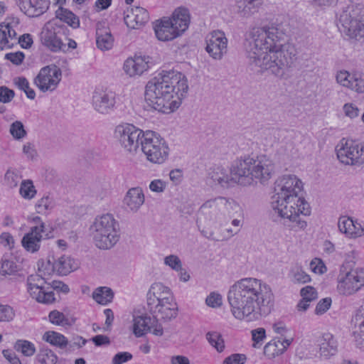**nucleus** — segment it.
<instances>
[{
    "mask_svg": "<svg viewBox=\"0 0 364 364\" xmlns=\"http://www.w3.org/2000/svg\"><path fill=\"white\" fill-rule=\"evenodd\" d=\"M287 37L281 25L253 28L246 38L248 58L256 66L282 77L296 54L294 46L286 43Z\"/></svg>",
    "mask_w": 364,
    "mask_h": 364,
    "instance_id": "nucleus-1",
    "label": "nucleus"
},
{
    "mask_svg": "<svg viewBox=\"0 0 364 364\" xmlns=\"http://www.w3.org/2000/svg\"><path fill=\"white\" fill-rule=\"evenodd\" d=\"M274 295L262 281L247 277L230 286L228 301L233 316L240 320L256 321L267 316L273 306Z\"/></svg>",
    "mask_w": 364,
    "mask_h": 364,
    "instance_id": "nucleus-2",
    "label": "nucleus"
},
{
    "mask_svg": "<svg viewBox=\"0 0 364 364\" xmlns=\"http://www.w3.org/2000/svg\"><path fill=\"white\" fill-rule=\"evenodd\" d=\"M302 190L303 183L295 175H284L275 181L271 198L273 215L289 222L295 231L307 227L301 216L311 214V207L301 195Z\"/></svg>",
    "mask_w": 364,
    "mask_h": 364,
    "instance_id": "nucleus-3",
    "label": "nucleus"
},
{
    "mask_svg": "<svg viewBox=\"0 0 364 364\" xmlns=\"http://www.w3.org/2000/svg\"><path fill=\"white\" fill-rule=\"evenodd\" d=\"M188 90L186 77L173 70H162L146 85L145 102L151 109L169 113L178 109Z\"/></svg>",
    "mask_w": 364,
    "mask_h": 364,
    "instance_id": "nucleus-4",
    "label": "nucleus"
},
{
    "mask_svg": "<svg viewBox=\"0 0 364 364\" xmlns=\"http://www.w3.org/2000/svg\"><path fill=\"white\" fill-rule=\"evenodd\" d=\"M95 246L101 250H109L119 240V225L112 214L97 217L90 227Z\"/></svg>",
    "mask_w": 364,
    "mask_h": 364,
    "instance_id": "nucleus-5",
    "label": "nucleus"
},
{
    "mask_svg": "<svg viewBox=\"0 0 364 364\" xmlns=\"http://www.w3.org/2000/svg\"><path fill=\"white\" fill-rule=\"evenodd\" d=\"M141 149L146 159L154 164H162L168 158L169 147L166 140L153 131H146L141 139Z\"/></svg>",
    "mask_w": 364,
    "mask_h": 364,
    "instance_id": "nucleus-6",
    "label": "nucleus"
},
{
    "mask_svg": "<svg viewBox=\"0 0 364 364\" xmlns=\"http://www.w3.org/2000/svg\"><path fill=\"white\" fill-rule=\"evenodd\" d=\"M237 207V203L225 197H217L206 200L200 208L199 213L210 223L222 225L228 217H230L231 210Z\"/></svg>",
    "mask_w": 364,
    "mask_h": 364,
    "instance_id": "nucleus-7",
    "label": "nucleus"
},
{
    "mask_svg": "<svg viewBox=\"0 0 364 364\" xmlns=\"http://www.w3.org/2000/svg\"><path fill=\"white\" fill-rule=\"evenodd\" d=\"M337 26L339 31L350 39L364 38V19L360 16V9L348 5L340 14Z\"/></svg>",
    "mask_w": 364,
    "mask_h": 364,
    "instance_id": "nucleus-8",
    "label": "nucleus"
},
{
    "mask_svg": "<svg viewBox=\"0 0 364 364\" xmlns=\"http://www.w3.org/2000/svg\"><path fill=\"white\" fill-rule=\"evenodd\" d=\"M338 160L345 165L359 166L364 164V146L343 138L336 147Z\"/></svg>",
    "mask_w": 364,
    "mask_h": 364,
    "instance_id": "nucleus-9",
    "label": "nucleus"
},
{
    "mask_svg": "<svg viewBox=\"0 0 364 364\" xmlns=\"http://www.w3.org/2000/svg\"><path fill=\"white\" fill-rule=\"evenodd\" d=\"M145 132L131 124L118 125L115 136L121 146L129 153H135L141 145V136Z\"/></svg>",
    "mask_w": 364,
    "mask_h": 364,
    "instance_id": "nucleus-10",
    "label": "nucleus"
},
{
    "mask_svg": "<svg viewBox=\"0 0 364 364\" xmlns=\"http://www.w3.org/2000/svg\"><path fill=\"white\" fill-rule=\"evenodd\" d=\"M50 284L40 274H31L27 278V289L31 296L38 302L51 304L55 299L54 293L50 290Z\"/></svg>",
    "mask_w": 364,
    "mask_h": 364,
    "instance_id": "nucleus-11",
    "label": "nucleus"
},
{
    "mask_svg": "<svg viewBox=\"0 0 364 364\" xmlns=\"http://www.w3.org/2000/svg\"><path fill=\"white\" fill-rule=\"evenodd\" d=\"M257 156H245L235 161L230 174L237 178V183L242 185L250 184L254 179H257Z\"/></svg>",
    "mask_w": 364,
    "mask_h": 364,
    "instance_id": "nucleus-12",
    "label": "nucleus"
},
{
    "mask_svg": "<svg viewBox=\"0 0 364 364\" xmlns=\"http://www.w3.org/2000/svg\"><path fill=\"white\" fill-rule=\"evenodd\" d=\"M61 26L53 21L47 22L42 28L40 38L42 44L52 52L67 50L66 44L63 43L59 36Z\"/></svg>",
    "mask_w": 364,
    "mask_h": 364,
    "instance_id": "nucleus-13",
    "label": "nucleus"
},
{
    "mask_svg": "<svg viewBox=\"0 0 364 364\" xmlns=\"http://www.w3.org/2000/svg\"><path fill=\"white\" fill-rule=\"evenodd\" d=\"M61 70L55 65L42 68L34 79V84L38 89L45 92L55 90L61 80Z\"/></svg>",
    "mask_w": 364,
    "mask_h": 364,
    "instance_id": "nucleus-14",
    "label": "nucleus"
},
{
    "mask_svg": "<svg viewBox=\"0 0 364 364\" xmlns=\"http://www.w3.org/2000/svg\"><path fill=\"white\" fill-rule=\"evenodd\" d=\"M364 287V269L356 268L339 279L337 289L341 294L350 296Z\"/></svg>",
    "mask_w": 364,
    "mask_h": 364,
    "instance_id": "nucleus-15",
    "label": "nucleus"
},
{
    "mask_svg": "<svg viewBox=\"0 0 364 364\" xmlns=\"http://www.w3.org/2000/svg\"><path fill=\"white\" fill-rule=\"evenodd\" d=\"M205 50L215 60H221L228 51V38L223 31H213L205 37Z\"/></svg>",
    "mask_w": 364,
    "mask_h": 364,
    "instance_id": "nucleus-16",
    "label": "nucleus"
},
{
    "mask_svg": "<svg viewBox=\"0 0 364 364\" xmlns=\"http://www.w3.org/2000/svg\"><path fill=\"white\" fill-rule=\"evenodd\" d=\"M116 104V94L109 90L96 89L92 94V106L100 114L111 113Z\"/></svg>",
    "mask_w": 364,
    "mask_h": 364,
    "instance_id": "nucleus-17",
    "label": "nucleus"
},
{
    "mask_svg": "<svg viewBox=\"0 0 364 364\" xmlns=\"http://www.w3.org/2000/svg\"><path fill=\"white\" fill-rule=\"evenodd\" d=\"M49 237L45 223H41L31 228L30 232L23 237L21 244L28 252L33 253L40 249L41 240Z\"/></svg>",
    "mask_w": 364,
    "mask_h": 364,
    "instance_id": "nucleus-18",
    "label": "nucleus"
},
{
    "mask_svg": "<svg viewBox=\"0 0 364 364\" xmlns=\"http://www.w3.org/2000/svg\"><path fill=\"white\" fill-rule=\"evenodd\" d=\"M133 322V332L136 337H141L151 329L155 336H161L164 333L161 325L154 317L139 316L134 317Z\"/></svg>",
    "mask_w": 364,
    "mask_h": 364,
    "instance_id": "nucleus-19",
    "label": "nucleus"
},
{
    "mask_svg": "<svg viewBox=\"0 0 364 364\" xmlns=\"http://www.w3.org/2000/svg\"><path fill=\"white\" fill-rule=\"evenodd\" d=\"M149 311L154 314L155 320H162L165 322L175 318L178 315V306L174 299L164 303H160L156 306L149 307Z\"/></svg>",
    "mask_w": 364,
    "mask_h": 364,
    "instance_id": "nucleus-20",
    "label": "nucleus"
},
{
    "mask_svg": "<svg viewBox=\"0 0 364 364\" xmlns=\"http://www.w3.org/2000/svg\"><path fill=\"white\" fill-rule=\"evenodd\" d=\"M172 299H174L170 289L160 282L154 283L147 293V305L149 307Z\"/></svg>",
    "mask_w": 364,
    "mask_h": 364,
    "instance_id": "nucleus-21",
    "label": "nucleus"
},
{
    "mask_svg": "<svg viewBox=\"0 0 364 364\" xmlns=\"http://www.w3.org/2000/svg\"><path fill=\"white\" fill-rule=\"evenodd\" d=\"M149 18L148 11L139 6L127 10L124 19L126 25L132 28L136 29L148 22Z\"/></svg>",
    "mask_w": 364,
    "mask_h": 364,
    "instance_id": "nucleus-22",
    "label": "nucleus"
},
{
    "mask_svg": "<svg viewBox=\"0 0 364 364\" xmlns=\"http://www.w3.org/2000/svg\"><path fill=\"white\" fill-rule=\"evenodd\" d=\"M351 326L357 346L364 348V305L361 306L352 317Z\"/></svg>",
    "mask_w": 364,
    "mask_h": 364,
    "instance_id": "nucleus-23",
    "label": "nucleus"
},
{
    "mask_svg": "<svg viewBox=\"0 0 364 364\" xmlns=\"http://www.w3.org/2000/svg\"><path fill=\"white\" fill-rule=\"evenodd\" d=\"M256 170L257 180L260 183H264L272 177L274 170V164L267 155H259L257 156Z\"/></svg>",
    "mask_w": 364,
    "mask_h": 364,
    "instance_id": "nucleus-24",
    "label": "nucleus"
},
{
    "mask_svg": "<svg viewBox=\"0 0 364 364\" xmlns=\"http://www.w3.org/2000/svg\"><path fill=\"white\" fill-rule=\"evenodd\" d=\"M149 58L134 56L128 58L124 63V70L129 76L140 75L149 68Z\"/></svg>",
    "mask_w": 364,
    "mask_h": 364,
    "instance_id": "nucleus-25",
    "label": "nucleus"
},
{
    "mask_svg": "<svg viewBox=\"0 0 364 364\" xmlns=\"http://www.w3.org/2000/svg\"><path fill=\"white\" fill-rule=\"evenodd\" d=\"M173 23V28L181 36L188 28L190 23V14L187 9L179 7L168 18Z\"/></svg>",
    "mask_w": 364,
    "mask_h": 364,
    "instance_id": "nucleus-26",
    "label": "nucleus"
},
{
    "mask_svg": "<svg viewBox=\"0 0 364 364\" xmlns=\"http://www.w3.org/2000/svg\"><path fill=\"white\" fill-rule=\"evenodd\" d=\"M145 197L142 189L139 187L132 188L127 192L124 203L127 208L134 213L139 210L144 204Z\"/></svg>",
    "mask_w": 364,
    "mask_h": 364,
    "instance_id": "nucleus-27",
    "label": "nucleus"
},
{
    "mask_svg": "<svg viewBox=\"0 0 364 364\" xmlns=\"http://www.w3.org/2000/svg\"><path fill=\"white\" fill-rule=\"evenodd\" d=\"M154 31L157 38L161 41H171L179 36L178 33L173 28V23L168 18L161 19L155 26Z\"/></svg>",
    "mask_w": 364,
    "mask_h": 364,
    "instance_id": "nucleus-28",
    "label": "nucleus"
},
{
    "mask_svg": "<svg viewBox=\"0 0 364 364\" xmlns=\"http://www.w3.org/2000/svg\"><path fill=\"white\" fill-rule=\"evenodd\" d=\"M263 0H235V11L238 15L248 18L257 12Z\"/></svg>",
    "mask_w": 364,
    "mask_h": 364,
    "instance_id": "nucleus-29",
    "label": "nucleus"
},
{
    "mask_svg": "<svg viewBox=\"0 0 364 364\" xmlns=\"http://www.w3.org/2000/svg\"><path fill=\"white\" fill-rule=\"evenodd\" d=\"M96 44L101 50L111 49L114 44V38L109 28L97 24L96 29Z\"/></svg>",
    "mask_w": 364,
    "mask_h": 364,
    "instance_id": "nucleus-30",
    "label": "nucleus"
},
{
    "mask_svg": "<svg viewBox=\"0 0 364 364\" xmlns=\"http://www.w3.org/2000/svg\"><path fill=\"white\" fill-rule=\"evenodd\" d=\"M209 176L214 183L222 187H228L232 183H237V178L235 176H229L227 170L220 166L213 168L209 173Z\"/></svg>",
    "mask_w": 364,
    "mask_h": 364,
    "instance_id": "nucleus-31",
    "label": "nucleus"
},
{
    "mask_svg": "<svg viewBox=\"0 0 364 364\" xmlns=\"http://www.w3.org/2000/svg\"><path fill=\"white\" fill-rule=\"evenodd\" d=\"M52 269L56 271L58 274L66 275L76 269L75 262L70 257L61 256L54 261Z\"/></svg>",
    "mask_w": 364,
    "mask_h": 364,
    "instance_id": "nucleus-32",
    "label": "nucleus"
},
{
    "mask_svg": "<svg viewBox=\"0 0 364 364\" xmlns=\"http://www.w3.org/2000/svg\"><path fill=\"white\" fill-rule=\"evenodd\" d=\"M321 355L328 358L336 352V342L331 333H325L319 343Z\"/></svg>",
    "mask_w": 364,
    "mask_h": 364,
    "instance_id": "nucleus-33",
    "label": "nucleus"
},
{
    "mask_svg": "<svg viewBox=\"0 0 364 364\" xmlns=\"http://www.w3.org/2000/svg\"><path fill=\"white\" fill-rule=\"evenodd\" d=\"M43 339L50 345L61 349L65 348L68 344V339L63 334L55 331L46 332L43 336Z\"/></svg>",
    "mask_w": 364,
    "mask_h": 364,
    "instance_id": "nucleus-34",
    "label": "nucleus"
},
{
    "mask_svg": "<svg viewBox=\"0 0 364 364\" xmlns=\"http://www.w3.org/2000/svg\"><path fill=\"white\" fill-rule=\"evenodd\" d=\"M114 297L112 290L107 287L96 289L92 294V298L99 304L105 305L111 302Z\"/></svg>",
    "mask_w": 364,
    "mask_h": 364,
    "instance_id": "nucleus-35",
    "label": "nucleus"
},
{
    "mask_svg": "<svg viewBox=\"0 0 364 364\" xmlns=\"http://www.w3.org/2000/svg\"><path fill=\"white\" fill-rule=\"evenodd\" d=\"M56 17L74 28H78L80 26L78 17L70 11L61 6L56 11Z\"/></svg>",
    "mask_w": 364,
    "mask_h": 364,
    "instance_id": "nucleus-36",
    "label": "nucleus"
},
{
    "mask_svg": "<svg viewBox=\"0 0 364 364\" xmlns=\"http://www.w3.org/2000/svg\"><path fill=\"white\" fill-rule=\"evenodd\" d=\"M14 348L18 353H21L26 357H31L36 352L35 345L32 342L23 339L17 340L14 343Z\"/></svg>",
    "mask_w": 364,
    "mask_h": 364,
    "instance_id": "nucleus-37",
    "label": "nucleus"
},
{
    "mask_svg": "<svg viewBox=\"0 0 364 364\" xmlns=\"http://www.w3.org/2000/svg\"><path fill=\"white\" fill-rule=\"evenodd\" d=\"M55 206V202L49 195L44 196L38 200L36 204V210L38 213L46 215Z\"/></svg>",
    "mask_w": 364,
    "mask_h": 364,
    "instance_id": "nucleus-38",
    "label": "nucleus"
},
{
    "mask_svg": "<svg viewBox=\"0 0 364 364\" xmlns=\"http://www.w3.org/2000/svg\"><path fill=\"white\" fill-rule=\"evenodd\" d=\"M36 360L41 364H55L58 361V356L48 348H40L36 357Z\"/></svg>",
    "mask_w": 364,
    "mask_h": 364,
    "instance_id": "nucleus-39",
    "label": "nucleus"
},
{
    "mask_svg": "<svg viewBox=\"0 0 364 364\" xmlns=\"http://www.w3.org/2000/svg\"><path fill=\"white\" fill-rule=\"evenodd\" d=\"M0 48L3 49V46H6L8 43V38L14 39L16 36V31L12 28L9 23L2 22L0 23Z\"/></svg>",
    "mask_w": 364,
    "mask_h": 364,
    "instance_id": "nucleus-40",
    "label": "nucleus"
},
{
    "mask_svg": "<svg viewBox=\"0 0 364 364\" xmlns=\"http://www.w3.org/2000/svg\"><path fill=\"white\" fill-rule=\"evenodd\" d=\"M208 343L215 348L218 352L221 353L225 349V342L222 335L217 331H210L206 333Z\"/></svg>",
    "mask_w": 364,
    "mask_h": 364,
    "instance_id": "nucleus-41",
    "label": "nucleus"
},
{
    "mask_svg": "<svg viewBox=\"0 0 364 364\" xmlns=\"http://www.w3.org/2000/svg\"><path fill=\"white\" fill-rule=\"evenodd\" d=\"M20 195L27 200H31L36 195V190L31 180H24L21 182L19 189Z\"/></svg>",
    "mask_w": 364,
    "mask_h": 364,
    "instance_id": "nucleus-42",
    "label": "nucleus"
},
{
    "mask_svg": "<svg viewBox=\"0 0 364 364\" xmlns=\"http://www.w3.org/2000/svg\"><path fill=\"white\" fill-rule=\"evenodd\" d=\"M284 353V348H281L276 338L267 343L264 348V355L269 359L280 355Z\"/></svg>",
    "mask_w": 364,
    "mask_h": 364,
    "instance_id": "nucleus-43",
    "label": "nucleus"
},
{
    "mask_svg": "<svg viewBox=\"0 0 364 364\" xmlns=\"http://www.w3.org/2000/svg\"><path fill=\"white\" fill-rule=\"evenodd\" d=\"M338 226L341 232L350 237L353 236V230H355V228H353L354 220L352 218L346 216L341 217L338 220Z\"/></svg>",
    "mask_w": 364,
    "mask_h": 364,
    "instance_id": "nucleus-44",
    "label": "nucleus"
},
{
    "mask_svg": "<svg viewBox=\"0 0 364 364\" xmlns=\"http://www.w3.org/2000/svg\"><path fill=\"white\" fill-rule=\"evenodd\" d=\"M15 85L21 90H23L26 97L31 100H33L36 97L35 91L30 87L29 82L27 79L24 77H18L14 79Z\"/></svg>",
    "mask_w": 364,
    "mask_h": 364,
    "instance_id": "nucleus-45",
    "label": "nucleus"
},
{
    "mask_svg": "<svg viewBox=\"0 0 364 364\" xmlns=\"http://www.w3.org/2000/svg\"><path fill=\"white\" fill-rule=\"evenodd\" d=\"M9 132L16 140H21L27 135V132L21 121H15L10 125Z\"/></svg>",
    "mask_w": 364,
    "mask_h": 364,
    "instance_id": "nucleus-46",
    "label": "nucleus"
},
{
    "mask_svg": "<svg viewBox=\"0 0 364 364\" xmlns=\"http://www.w3.org/2000/svg\"><path fill=\"white\" fill-rule=\"evenodd\" d=\"M18 270V265L14 261L6 257L2 258L1 267L0 269V274L1 275H12L17 272Z\"/></svg>",
    "mask_w": 364,
    "mask_h": 364,
    "instance_id": "nucleus-47",
    "label": "nucleus"
},
{
    "mask_svg": "<svg viewBox=\"0 0 364 364\" xmlns=\"http://www.w3.org/2000/svg\"><path fill=\"white\" fill-rule=\"evenodd\" d=\"M349 85L350 89L358 93L364 92V75L360 73L352 74V78Z\"/></svg>",
    "mask_w": 364,
    "mask_h": 364,
    "instance_id": "nucleus-48",
    "label": "nucleus"
},
{
    "mask_svg": "<svg viewBox=\"0 0 364 364\" xmlns=\"http://www.w3.org/2000/svg\"><path fill=\"white\" fill-rule=\"evenodd\" d=\"M50 0H36L33 4L31 17H38L43 14L49 8Z\"/></svg>",
    "mask_w": 364,
    "mask_h": 364,
    "instance_id": "nucleus-49",
    "label": "nucleus"
},
{
    "mask_svg": "<svg viewBox=\"0 0 364 364\" xmlns=\"http://www.w3.org/2000/svg\"><path fill=\"white\" fill-rule=\"evenodd\" d=\"M16 313L12 306L0 304V322H11L15 318Z\"/></svg>",
    "mask_w": 364,
    "mask_h": 364,
    "instance_id": "nucleus-50",
    "label": "nucleus"
},
{
    "mask_svg": "<svg viewBox=\"0 0 364 364\" xmlns=\"http://www.w3.org/2000/svg\"><path fill=\"white\" fill-rule=\"evenodd\" d=\"M21 176L16 169L9 168L5 173L4 179L6 184L11 188L16 187Z\"/></svg>",
    "mask_w": 364,
    "mask_h": 364,
    "instance_id": "nucleus-51",
    "label": "nucleus"
},
{
    "mask_svg": "<svg viewBox=\"0 0 364 364\" xmlns=\"http://www.w3.org/2000/svg\"><path fill=\"white\" fill-rule=\"evenodd\" d=\"M48 317L50 321L56 325L64 326L68 323V318H65V315L56 310L50 312Z\"/></svg>",
    "mask_w": 364,
    "mask_h": 364,
    "instance_id": "nucleus-52",
    "label": "nucleus"
},
{
    "mask_svg": "<svg viewBox=\"0 0 364 364\" xmlns=\"http://www.w3.org/2000/svg\"><path fill=\"white\" fill-rule=\"evenodd\" d=\"M247 356L242 353H233L225 358L223 364H245Z\"/></svg>",
    "mask_w": 364,
    "mask_h": 364,
    "instance_id": "nucleus-53",
    "label": "nucleus"
},
{
    "mask_svg": "<svg viewBox=\"0 0 364 364\" xmlns=\"http://www.w3.org/2000/svg\"><path fill=\"white\" fill-rule=\"evenodd\" d=\"M164 263L171 269L179 271L181 269L182 264L179 257L174 255H171L164 258Z\"/></svg>",
    "mask_w": 364,
    "mask_h": 364,
    "instance_id": "nucleus-54",
    "label": "nucleus"
},
{
    "mask_svg": "<svg viewBox=\"0 0 364 364\" xmlns=\"http://www.w3.org/2000/svg\"><path fill=\"white\" fill-rule=\"evenodd\" d=\"M14 91L6 86L0 87V102L3 103H9L14 97Z\"/></svg>",
    "mask_w": 364,
    "mask_h": 364,
    "instance_id": "nucleus-55",
    "label": "nucleus"
},
{
    "mask_svg": "<svg viewBox=\"0 0 364 364\" xmlns=\"http://www.w3.org/2000/svg\"><path fill=\"white\" fill-rule=\"evenodd\" d=\"M331 299L326 297L321 299L316 305L315 309V314L317 315H321L324 314L331 305Z\"/></svg>",
    "mask_w": 364,
    "mask_h": 364,
    "instance_id": "nucleus-56",
    "label": "nucleus"
},
{
    "mask_svg": "<svg viewBox=\"0 0 364 364\" xmlns=\"http://www.w3.org/2000/svg\"><path fill=\"white\" fill-rule=\"evenodd\" d=\"M25 58V55L21 51L16 53H9L5 55V59L10 60L13 64L16 65H21Z\"/></svg>",
    "mask_w": 364,
    "mask_h": 364,
    "instance_id": "nucleus-57",
    "label": "nucleus"
},
{
    "mask_svg": "<svg viewBox=\"0 0 364 364\" xmlns=\"http://www.w3.org/2000/svg\"><path fill=\"white\" fill-rule=\"evenodd\" d=\"M352 78V74L348 71L342 70L337 73L336 80L337 82L344 87H349Z\"/></svg>",
    "mask_w": 364,
    "mask_h": 364,
    "instance_id": "nucleus-58",
    "label": "nucleus"
},
{
    "mask_svg": "<svg viewBox=\"0 0 364 364\" xmlns=\"http://www.w3.org/2000/svg\"><path fill=\"white\" fill-rule=\"evenodd\" d=\"M132 353L129 352H119L117 353L112 358V364H123L132 359Z\"/></svg>",
    "mask_w": 364,
    "mask_h": 364,
    "instance_id": "nucleus-59",
    "label": "nucleus"
},
{
    "mask_svg": "<svg viewBox=\"0 0 364 364\" xmlns=\"http://www.w3.org/2000/svg\"><path fill=\"white\" fill-rule=\"evenodd\" d=\"M166 183L161 179H155L149 183V189L152 192L162 193L166 188Z\"/></svg>",
    "mask_w": 364,
    "mask_h": 364,
    "instance_id": "nucleus-60",
    "label": "nucleus"
},
{
    "mask_svg": "<svg viewBox=\"0 0 364 364\" xmlns=\"http://www.w3.org/2000/svg\"><path fill=\"white\" fill-rule=\"evenodd\" d=\"M16 4L21 11L28 17H31L33 3L31 0H16Z\"/></svg>",
    "mask_w": 364,
    "mask_h": 364,
    "instance_id": "nucleus-61",
    "label": "nucleus"
},
{
    "mask_svg": "<svg viewBox=\"0 0 364 364\" xmlns=\"http://www.w3.org/2000/svg\"><path fill=\"white\" fill-rule=\"evenodd\" d=\"M205 302L209 306L218 307L222 304V297L219 294L213 292L206 298Z\"/></svg>",
    "mask_w": 364,
    "mask_h": 364,
    "instance_id": "nucleus-62",
    "label": "nucleus"
},
{
    "mask_svg": "<svg viewBox=\"0 0 364 364\" xmlns=\"http://www.w3.org/2000/svg\"><path fill=\"white\" fill-rule=\"evenodd\" d=\"M301 295L304 299L313 301L317 298V292L315 289L311 286H306L301 289Z\"/></svg>",
    "mask_w": 364,
    "mask_h": 364,
    "instance_id": "nucleus-63",
    "label": "nucleus"
},
{
    "mask_svg": "<svg viewBox=\"0 0 364 364\" xmlns=\"http://www.w3.org/2000/svg\"><path fill=\"white\" fill-rule=\"evenodd\" d=\"M343 111L345 112L346 116L350 117V119L357 117L359 114L358 108L351 103L345 104L343 105Z\"/></svg>",
    "mask_w": 364,
    "mask_h": 364,
    "instance_id": "nucleus-64",
    "label": "nucleus"
}]
</instances>
